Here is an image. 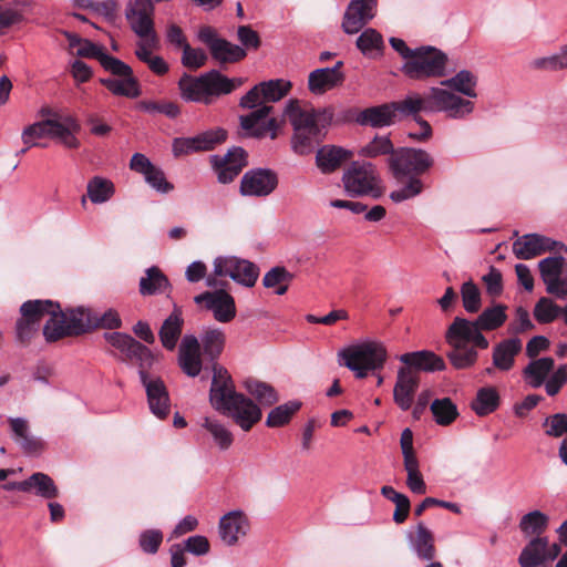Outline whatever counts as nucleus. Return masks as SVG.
<instances>
[{
	"label": "nucleus",
	"mask_w": 567,
	"mask_h": 567,
	"mask_svg": "<svg viewBox=\"0 0 567 567\" xmlns=\"http://www.w3.org/2000/svg\"><path fill=\"white\" fill-rule=\"evenodd\" d=\"M506 310V306L497 303L484 309L475 320L453 319L445 331V341L451 348L446 357L455 369H470L476 363L477 349L484 350L489 346L482 331L501 328L507 319Z\"/></svg>",
	"instance_id": "1"
},
{
	"label": "nucleus",
	"mask_w": 567,
	"mask_h": 567,
	"mask_svg": "<svg viewBox=\"0 0 567 567\" xmlns=\"http://www.w3.org/2000/svg\"><path fill=\"white\" fill-rule=\"evenodd\" d=\"M291 83L284 79L269 80L255 85L241 99L239 105L244 109H256L250 114L240 116L241 128L250 136L262 137L270 132L276 137L277 120L268 117L274 103L286 96Z\"/></svg>",
	"instance_id": "2"
},
{
	"label": "nucleus",
	"mask_w": 567,
	"mask_h": 567,
	"mask_svg": "<svg viewBox=\"0 0 567 567\" xmlns=\"http://www.w3.org/2000/svg\"><path fill=\"white\" fill-rule=\"evenodd\" d=\"M214 375L209 391L213 408L233 417L243 431H249L261 419V410L249 398L235 391L228 371L214 365Z\"/></svg>",
	"instance_id": "3"
},
{
	"label": "nucleus",
	"mask_w": 567,
	"mask_h": 567,
	"mask_svg": "<svg viewBox=\"0 0 567 567\" xmlns=\"http://www.w3.org/2000/svg\"><path fill=\"white\" fill-rule=\"evenodd\" d=\"M285 113L293 127L292 148L300 155L311 153L322 141L333 117L331 110L301 107L298 100H290Z\"/></svg>",
	"instance_id": "4"
},
{
	"label": "nucleus",
	"mask_w": 567,
	"mask_h": 567,
	"mask_svg": "<svg viewBox=\"0 0 567 567\" xmlns=\"http://www.w3.org/2000/svg\"><path fill=\"white\" fill-rule=\"evenodd\" d=\"M398 118L419 112H443L451 118H464L474 110V103L444 87L433 86L425 96L412 93L402 101L393 102Z\"/></svg>",
	"instance_id": "5"
},
{
	"label": "nucleus",
	"mask_w": 567,
	"mask_h": 567,
	"mask_svg": "<svg viewBox=\"0 0 567 567\" xmlns=\"http://www.w3.org/2000/svg\"><path fill=\"white\" fill-rule=\"evenodd\" d=\"M388 359L385 346L378 340L367 339L351 344L338 352L340 365H344L358 379L365 378L370 372L383 369Z\"/></svg>",
	"instance_id": "6"
},
{
	"label": "nucleus",
	"mask_w": 567,
	"mask_h": 567,
	"mask_svg": "<svg viewBox=\"0 0 567 567\" xmlns=\"http://www.w3.org/2000/svg\"><path fill=\"white\" fill-rule=\"evenodd\" d=\"M92 320L87 309L79 307L68 311H62L59 303H54V309L50 312V318L43 327V336L47 341L53 342L68 336H79L85 332Z\"/></svg>",
	"instance_id": "7"
},
{
	"label": "nucleus",
	"mask_w": 567,
	"mask_h": 567,
	"mask_svg": "<svg viewBox=\"0 0 567 567\" xmlns=\"http://www.w3.org/2000/svg\"><path fill=\"white\" fill-rule=\"evenodd\" d=\"M414 54L402 64L405 76L415 81L443 78L446 75L447 55L435 47L422 45L413 50Z\"/></svg>",
	"instance_id": "8"
},
{
	"label": "nucleus",
	"mask_w": 567,
	"mask_h": 567,
	"mask_svg": "<svg viewBox=\"0 0 567 567\" xmlns=\"http://www.w3.org/2000/svg\"><path fill=\"white\" fill-rule=\"evenodd\" d=\"M342 183L346 193L352 197L379 198L383 193L377 167L369 162H352L343 172Z\"/></svg>",
	"instance_id": "9"
},
{
	"label": "nucleus",
	"mask_w": 567,
	"mask_h": 567,
	"mask_svg": "<svg viewBox=\"0 0 567 567\" xmlns=\"http://www.w3.org/2000/svg\"><path fill=\"white\" fill-rule=\"evenodd\" d=\"M105 71L113 76L101 79L100 82L113 95L124 96L127 99H136L141 95V86L135 78L132 68L125 62L115 59H107L105 62Z\"/></svg>",
	"instance_id": "10"
},
{
	"label": "nucleus",
	"mask_w": 567,
	"mask_h": 567,
	"mask_svg": "<svg viewBox=\"0 0 567 567\" xmlns=\"http://www.w3.org/2000/svg\"><path fill=\"white\" fill-rule=\"evenodd\" d=\"M433 157L424 150L403 147L389 158L395 178L421 175L433 166Z\"/></svg>",
	"instance_id": "11"
},
{
	"label": "nucleus",
	"mask_w": 567,
	"mask_h": 567,
	"mask_svg": "<svg viewBox=\"0 0 567 567\" xmlns=\"http://www.w3.org/2000/svg\"><path fill=\"white\" fill-rule=\"evenodd\" d=\"M154 11L152 0L128 1L125 17L132 31L138 37V41L150 39L154 43L155 37H158L155 30Z\"/></svg>",
	"instance_id": "12"
},
{
	"label": "nucleus",
	"mask_w": 567,
	"mask_h": 567,
	"mask_svg": "<svg viewBox=\"0 0 567 567\" xmlns=\"http://www.w3.org/2000/svg\"><path fill=\"white\" fill-rule=\"evenodd\" d=\"M213 265L216 275H225L247 288L254 287L259 277V268L254 262L236 256H218Z\"/></svg>",
	"instance_id": "13"
},
{
	"label": "nucleus",
	"mask_w": 567,
	"mask_h": 567,
	"mask_svg": "<svg viewBox=\"0 0 567 567\" xmlns=\"http://www.w3.org/2000/svg\"><path fill=\"white\" fill-rule=\"evenodd\" d=\"M54 309L51 300H29L20 308L21 319L17 322V337L21 342L29 341L40 328L41 320L50 317Z\"/></svg>",
	"instance_id": "14"
},
{
	"label": "nucleus",
	"mask_w": 567,
	"mask_h": 567,
	"mask_svg": "<svg viewBox=\"0 0 567 567\" xmlns=\"http://www.w3.org/2000/svg\"><path fill=\"white\" fill-rule=\"evenodd\" d=\"M194 301L196 305L212 311L218 322L227 323L236 317L235 299L223 288L199 293L194 297Z\"/></svg>",
	"instance_id": "15"
},
{
	"label": "nucleus",
	"mask_w": 567,
	"mask_h": 567,
	"mask_svg": "<svg viewBox=\"0 0 567 567\" xmlns=\"http://www.w3.org/2000/svg\"><path fill=\"white\" fill-rule=\"evenodd\" d=\"M225 140L226 132L224 130H209L192 137L174 138L172 150L174 156L178 157L190 153L210 151Z\"/></svg>",
	"instance_id": "16"
},
{
	"label": "nucleus",
	"mask_w": 567,
	"mask_h": 567,
	"mask_svg": "<svg viewBox=\"0 0 567 567\" xmlns=\"http://www.w3.org/2000/svg\"><path fill=\"white\" fill-rule=\"evenodd\" d=\"M278 185L275 172L267 168H254L246 172L240 181V194L249 197H266Z\"/></svg>",
	"instance_id": "17"
},
{
	"label": "nucleus",
	"mask_w": 567,
	"mask_h": 567,
	"mask_svg": "<svg viewBox=\"0 0 567 567\" xmlns=\"http://www.w3.org/2000/svg\"><path fill=\"white\" fill-rule=\"evenodd\" d=\"M140 380L152 414L159 420L166 419L171 411V398L164 381L155 374L142 375Z\"/></svg>",
	"instance_id": "18"
},
{
	"label": "nucleus",
	"mask_w": 567,
	"mask_h": 567,
	"mask_svg": "<svg viewBox=\"0 0 567 567\" xmlns=\"http://www.w3.org/2000/svg\"><path fill=\"white\" fill-rule=\"evenodd\" d=\"M565 259L560 256L547 257L538 262L542 280L548 293L567 299V280L561 279Z\"/></svg>",
	"instance_id": "19"
},
{
	"label": "nucleus",
	"mask_w": 567,
	"mask_h": 567,
	"mask_svg": "<svg viewBox=\"0 0 567 567\" xmlns=\"http://www.w3.org/2000/svg\"><path fill=\"white\" fill-rule=\"evenodd\" d=\"M210 163L217 174L218 182L228 184L233 182L247 165L246 152L241 147H233L223 156L213 155Z\"/></svg>",
	"instance_id": "20"
},
{
	"label": "nucleus",
	"mask_w": 567,
	"mask_h": 567,
	"mask_svg": "<svg viewBox=\"0 0 567 567\" xmlns=\"http://www.w3.org/2000/svg\"><path fill=\"white\" fill-rule=\"evenodd\" d=\"M559 553L558 544L549 545L546 537H535L523 548L518 561L520 567H538L557 558Z\"/></svg>",
	"instance_id": "21"
},
{
	"label": "nucleus",
	"mask_w": 567,
	"mask_h": 567,
	"mask_svg": "<svg viewBox=\"0 0 567 567\" xmlns=\"http://www.w3.org/2000/svg\"><path fill=\"white\" fill-rule=\"evenodd\" d=\"M378 0H351L343 21L342 29L348 34L358 33L373 17Z\"/></svg>",
	"instance_id": "22"
},
{
	"label": "nucleus",
	"mask_w": 567,
	"mask_h": 567,
	"mask_svg": "<svg viewBox=\"0 0 567 567\" xmlns=\"http://www.w3.org/2000/svg\"><path fill=\"white\" fill-rule=\"evenodd\" d=\"M342 61H338L332 68L316 69L308 76V89L315 95H322L326 92L341 85L344 74L341 71Z\"/></svg>",
	"instance_id": "23"
},
{
	"label": "nucleus",
	"mask_w": 567,
	"mask_h": 567,
	"mask_svg": "<svg viewBox=\"0 0 567 567\" xmlns=\"http://www.w3.org/2000/svg\"><path fill=\"white\" fill-rule=\"evenodd\" d=\"M80 130V123L73 116H61L54 113L50 118L49 137L58 140L68 148L75 150L80 147V141L76 137Z\"/></svg>",
	"instance_id": "24"
},
{
	"label": "nucleus",
	"mask_w": 567,
	"mask_h": 567,
	"mask_svg": "<svg viewBox=\"0 0 567 567\" xmlns=\"http://www.w3.org/2000/svg\"><path fill=\"white\" fill-rule=\"evenodd\" d=\"M249 530V522L241 511H233L225 514L218 526L221 542L227 546H234Z\"/></svg>",
	"instance_id": "25"
},
{
	"label": "nucleus",
	"mask_w": 567,
	"mask_h": 567,
	"mask_svg": "<svg viewBox=\"0 0 567 567\" xmlns=\"http://www.w3.org/2000/svg\"><path fill=\"white\" fill-rule=\"evenodd\" d=\"M417 386L419 377L412 369L400 368L398 370L396 382L393 389V400L402 411L411 409Z\"/></svg>",
	"instance_id": "26"
},
{
	"label": "nucleus",
	"mask_w": 567,
	"mask_h": 567,
	"mask_svg": "<svg viewBox=\"0 0 567 567\" xmlns=\"http://www.w3.org/2000/svg\"><path fill=\"white\" fill-rule=\"evenodd\" d=\"M556 241L538 235L527 234L513 243V251L518 259L528 260L555 249Z\"/></svg>",
	"instance_id": "27"
},
{
	"label": "nucleus",
	"mask_w": 567,
	"mask_h": 567,
	"mask_svg": "<svg viewBox=\"0 0 567 567\" xmlns=\"http://www.w3.org/2000/svg\"><path fill=\"white\" fill-rule=\"evenodd\" d=\"M8 423L13 441L25 454L35 455L43 451V441L31 433L27 419L9 417Z\"/></svg>",
	"instance_id": "28"
},
{
	"label": "nucleus",
	"mask_w": 567,
	"mask_h": 567,
	"mask_svg": "<svg viewBox=\"0 0 567 567\" xmlns=\"http://www.w3.org/2000/svg\"><path fill=\"white\" fill-rule=\"evenodd\" d=\"M179 365L189 377H196L202 370L200 343L193 334H186L179 346Z\"/></svg>",
	"instance_id": "29"
},
{
	"label": "nucleus",
	"mask_w": 567,
	"mask_h": 567,
	"mask_svg": "<svg viewBox=\"0 0 567 567\" xmlns=\"http://www.w3.org/2000/svg\"><path fill=\"white\" fill-rule=\"evenodd\" d=\"M159 48V38L155 37V42H151L150 39L137 41L135 44V56L156 75H164L168 72L169 66L167 62L161 56L153 53V50Z\"/></svg>",
	"instance_id": "30"
},
{
	"label": "nucleus",
	"mask_w": 567,
	"mask_h": 567,
	"mask_svg": "<svg viewBox=\"0 0 567 567\" xmlns=\"http://www.w3.org/2000/svg\"><path fill=\"white\" fill-rule=\"evenodd\" d=\"M353 157V153L336 145H324L318 150L316 163L323 174L337 171L343 163Z\"/></svg>",
	"instance_id": "31"
},
{
	"label": "nucleus",
	"mask_w": 567,
	"mask_h": 567,
	"mask_svg": "<svg viewBox=\"0 0 567 567\" xmlns=\"http://www.w3.org/2000/svg\"><path fill=\"white\" fill-rule=\"evenodd\" d=\"M399 360L408 365L406 368H414L426 372L443 371L445 369L444 360L427 350L403 353Z\"/></svg>",
	"instance_id": "32"
},
{
	"label": "nucleus",
	"mask_w": 567,
	"mask_h": 567,
	"mask_svg": "<svg viewBox=\"0 0 567 567\" xmlns=\"http://www.w3.org/2000/svg\"><path fill=\"white\" fill-rule=\"evenodd\" d=\"M204 74L209 103H212L214 97L229 94L244 83L241 78L230 79L217 70H212Z\"/></svg>",
	"instance_id": "33"
},
{
	"label": "nucleus",
	"mask_w": 567,
	"mask_h": 567,
	"mask_svg": "<svg viewBox=\"0 0 567 567\" xmlns=\"http://www.w3.org/2000/svg\"><path fill=\"white\" fill-rule=\"evenodd\" d=\"M522 350V341L511 338L501 341L493 349V365L501 371H508L514 367L515 357Z\"/></svg>",
	"instance_id": "34"
},
{
	"label": "nucleus",
	"mask_w": 567,
	"mask_h": 567,
	"mask_svg": "<svg viewBox=\"0 0 567 567\" xmlns=\"http://www.w3.org/2000/svg\"><path fill=\"white\" fill-rule=\"evenodd\" d=\"M358 121L363 125L384 127L394 124L398 116L393 103H388L363 110Z\"/></svg>",
	"instance_id": "35"
},
{
	"label": "nucleus",
	"mask_w": 567,
	"mask_h": 567,
	"mask_svg": "<svg viewBox=\"0 0 567 567\" xmlns=\"http://www.w3.org/2000/svg\"><path fill=\"white\" fill-rule=\"evenodd\" d=\"M178 86L185 101L209 104L205 74L198 78L184 74L179 79Z\"/></svg>",
	"instance_id": "36"
},
{
	"label": "nucleus",
	"mask_w": 567,
	"mask_h": 567,
	"mask_svg": "<svg viewBox=\"0 0 567 567\" xmlns=\"http://www.w3.org/2000/svg\"><path fill=\"white\" fill-rule=\"evenodd\" d=\"M441 84L454 94L461 93L467 96L468 101H471L470 99H475L477 96V78L471 71L461 70L454 76L442 81Z\"/></svg>",
	"instance_id": "37"
},
{
	"label": "nucleus",
	"mask_w": 567,
	"mask_h": 567,
	"mask_svg": "<svg viewBox=\"0 0 567 567\" xmlns=\"http://www.w3.org/2000/svg\"><path fill=\"white\" fill-rule=\"evenodd\" d=\"M554 359L549 357L530 361L523 370L524 379L530 388L542 386L554 369Z\"/></svg>",
	"instance_id": "38"
},
{
	"label": "nucleus",
	"mask_w": 567,
	"mask_h": 567,
	"mask_svg": "<svg viewBox=\"0 0 567 567\" xmlns=\"http://www.w3.org/2000/svg\"><path fill=\"white\" fill-rule=\"evenodd\" d=\"M184 319L182 311L175 309L163 322L159 330V339L164 348L173 350L181 337Z\"/></svg>",
	"instance_id": "39"
},
{
	"label": "nucleus",
	"mask_w": 567,
	"mask_h": 567,
	"mask_svg": "<svg viewBox=\"0 0 567 567\" xmlns=\"http://www.w3.org/2000/svg\"><path fill=\"white\" fill-rule=\"evenodd\" d=\"M202 427L205 429L215 444L221 450H228L234 442L233 433L220 421L215 417L205 416L202 421Z\"/></svg>",
	"instance_id": "40"
},
{
	"label": "nucleus",
	"mask_w": 567,
	"mask_h": 567,
	"mask_svg": "<svg viewBox=\"0 0 567 567\" xmlns=\"http://www.w3.org/2000/svg\"><path fill=\"white\" fill-rule=\"evenodd\" d=\"M168 286V279L161 269L151 267L140 280V292L143 296L162 293Z\"/></svg>",
	"instance_id": "41"
},
{
	"label": "nucleus",
	"mask_w": 567,
	"mask_h": 567,
	"mask_svg": "<svg viewBox=\"0 0 567 567\" xmlns=\"http://www.w3.org/2000/svg\"><path fill=\"white\" fill-rule=\"evenodd\" d=\"M499 405V394L494 386L481 388L472 402L473 411L484 416L494 412Z\"/></svg>",
	"instance_id": "42"
},
{
	"label": "nucleus",
	"mask_w": 567,
	"mask_h": 567,
	"mask_svg": "<svg viewBox=\"0 0 567 567\" xmlns=\"http://www.w3.org/2000/svg\"><path fill=\"white\" fill-rule=\"evenodd\" d=\"M292 279L293 275L285 267L276 266L265 274L262 285L265 288L274 289L276 295L282 296L287 292Z\"/></svg>",
	"instance_id": "43"
},
{
	"label": "nucleus",
	"mask_w": 567,
	"mask_h": 567,
	"mask_svg": "<svg viewBox=\"0 0 567 567\" xmlns=\"http://www.w3.org/2000/svg\"><path fill=\"white\" fill-rule=\"evenodd\" d=\"M115 188L114 184L104 177L94 176L86 186V193L93 204H103L112 198Z\"/></svg>",
	"instance_id": "44"
},
{
	"label": "nucleus",
	"mask_w": 567,
	"mask_h": 567,
	"mask_svg": "<svg viewBox=\"0 0 567 567\" xmlns=\"http://www.w3.org/2000/svg\"><path fill=\"white\" fill-rule=\"evenodd\" d=\"M204 354L215 360L224 350L226 337L221 329H207L200 337Z\"/></svg>",
	"instance_id": "45"
},
{
	"label": "nucleus",
	"mask_w": 567,
	"mask_h": 567,
	"mask_svg": "<svg viewBox=\"0 0 567 567\" xmlns=\"http://www.w3.org/2000/svg\"><path fill=\"white\" fill-rule=\"evenodd\" d=\"M412 547L421 559L430 560L435 556L433 534L422 523L416 527Z\"/></svg>",
	"instance_id": "46"
},
{
	"label": "nucleus",
	"mask_w": 567,
	"mask_h": 567,
	"mask_svg": "<svg viewBox=\"0 0 567 567\" xmlns=\"http://www.w3.org/2000/svg\"><path fill=\"white\" fill-rule=\"evenodd\" d=\"M430 408L439 425H450L458 416L457 408L450 398L436 399Z\"/></svg>",
	"instance_id": "47"
},
{
	"label": "nucleus",
	"mask_w": 567,
	"mask_h": 567,
	"mask_svg": "<svg viewBox=\"0 0 567 567\" xmlns=\"http://www.w3.org/2000/svg\"><path fill=\"white\" fill-rule=\"evenodd\" d=\"M549 523V517L540 511H533L525 514L519 522L520 530L527 535H536L539 537L542 535Z\"/></svg>",
	"instance_id": "48"
},
{
	"label": "nucleus",
	"mask_w": 567,
	"mask_h": 567,
	"mask_svg": "<svg viewBox=\"0 0 567 567\" xmlns=\"http://www.w3.org/2000/svg\"><path fill=\"white\" fill-rule=\"evenodd\" d=\"M245 388L261 405L270 406L278 401L276 390L268 383L258 380H247Z\"/></svg>",
	"instance_id": "49"
},
{
	"label": "nucleus",
	"mask_w": 567,
	"mask_h": 567,
	"mask_svg": "<svg viewBox=\"0 0 567 567\" xmlns=\"http://www.w3.org/2000/svg\"><path fill=\"white\" fill-rule=\"evenodd\" d=\"M126 358L138 367L140 379H142V375H152L150 370L155 362V357L147 347L136 341L131 354Z\"/></svg>",
	"instance_id": "50"
},
{
	"label": "nucleus",
	"mask_w": 567,
	"mask_h": 567,
	"mask_svg": "<svg viewBox=\"0 0 567 567\" xmlns=\"http://www.w3.org/2000/svg\"><path fill=\"white\" fill-rule=\"evenodd\" d=\"M392 141L386 135H377L368 144L362 146L359 155L363 157L374 158L381 155L392 156L395 153Z\"/></svg>",
	"instance_id": "51"
},
{
	"label": "nucleus",
	"mask_w": 567,
	"mask_h": 567,
	"mask_svg": "<svg viewBox=\"0 0 567 567\" xmlns=\"http://www.w3.org/2000/svg\"><path fill=\"white\" fill-rule=\"evenodd\" d=\"M50 134V118L35 122L27 126L22 131V142L25 148L21 150V153H25L30 147L39 146V140L49 136Z\"/></svg>",
	"instance_id": "52"
},
{
	"label": "nucleus",
	"mask_w": 567,
	"mask_h": 567,
	"mask_svg": "<svg viewBox=\"0 0 567 567\" xmlns=\"http://www.w3.org/2000/svg\"><path fill=\"white\" fill-rule=\"evenodd\" d=\"M212 55L220 63H234L245 58L246 52L239 45L221 39L213 47Z\"/></svg>",
	"instance_id": "53"
},
{
	"label": "nucleus",
	"mask_w": 567,
	"mask_h": 567,
	"mask_svg": "<svg viewBox=\"0 0 567 567\" xmlns=\"http://www.w3.org/2000/svg\"><path fill=\"white\" fill-rule=\"evenodd\" d=\"M29 492L35 491V494L43 498H54L58 496V488L53 480L44 473H34L28 480Z\"/></svg>",
	"instance_id": "54"
},
{
	"label": "nucleus",
	"mask_w": 567,
	"mask_h": 567,
	"mask_svg": "<svg viewBox=\"0 0 567 567\" xmlns=\"http://www.w3.org/2000/svg\"><path fill=\"white\" fill-rule=\"evenodd\" d=\"M301 404L296 401H291L272 409L266 420V424L269 427H279L286 424L293 413L300 409Z\"/></svg>",
	"instance_id": "55"
},
{
	"label": "nucleus",
	"mask_w": 567,
	"mask_h": 567,
	"mask_svg": "<svg viewBox=\"0 0 567 567\" xmlns=\"http://www.w3.org/2000/svg\"><path fill=\"white\" fill-rule=\"evenodd\" d=\"M404 470L406 471V485L410 491L414 494H425L426 493V484L423 480V476L419 468L417 460H408V462H403Z\"/></svg>",
	"instance_id": "56"
},
{
	"label": "nucleus",
	"mask_w": 567,
	"mask_h": 567,
	"mask_svg": "<svg viewBox=\"0 0 567 567\" xmlns=\"http://www.w3.org/2000/svg\"><path fill=\"white\" fill-rule=\"evenodd\" d=\"M137 109L148 114H164L169 118H175L179 115L181 111L174 102H156V101H140Z\"/></svg>",
	"instance_id": "57"
},
{
	"label": "nucleus",
	"mask_w": 567,
	"mask_h": 567,
	"mask_svg": "<svg viewBox=\"0 0 567 567\" xmlns=\"http://www.w3.org/2000/svg\"><path fill=\"white\" fill-rule=\"evenodd\" d=\"M461 296L463 307L468 313H475L480 310L482 306L481 291L473 281H466L462 285Z\"/></svg>",
	"instance_id": "58"
},
{
	"label": "nucleus",
	"mask_w": 567,
	"mask_h": 567,
	"mask_svg": "<svg viewBox=\"0 0 567 567\" xmlns=\"http://www.w3.org/2000/svg\"><path fill=\"white\" fill-rule=\"evenodd\" d=\"M423 183L416 176H411L409 181L399 189L390 193V198L394 203H401L413 197H416L423 192Z\"/></svg>",
	"instance_id": "59"
},
{
	"label": "nucleus",
	"mask_w": 567,
	"mask_h": 567,
	"mask_svg": "<svg viewBox=\"0 0 567 567\" xmlns=\"http://www.w3.org/2000/svg\"><path fill=\"white\" fill-rule=\"evenodd\" d=\"M357 47L363 54L378 51L383 47L382 35L377 30L369 28L357 39Z\"/></svg>",
	"instance_id": "60"
},
{
	"label": "nucleus",
	"mask_w": 567,
	"mask_h": 567,
	"mask_svg": "<svg viewBox=\"0 0 567 567\" xmlns=\"http://www.w3.org/2000/svg\"><path fill=\"white\" fill-rule=\"evenodd\" d=\"M560 315V307L548 298H540L535 306L534 316L540 323H549Z\"/></svg>",
	"instance_id": "61"
},
{
	"label": "nucleus",
	"mask_w": 567,
	"mask_h": 567,
	"mask_svg": "<svg viewBox=\"0 0 567 567\" xmlns=\"http://www.w3.org/2000/svg\"><path fill=\"white\" fill-rule=\"evenodd\" d=\"M76 55L82 58L96 59L100 64L105 69V62L107 59H115L114 56L105 53L104 48L89 40H83L76 49Z\"/></svg>",
	"instance_id": "62"
},
{
	"label": "nucleus",
	"mask_w": 567,
	"mask_h": 567,
	"mask_svg": "<svg viewBox=\"0 0 567 567\" xmlns=\"http://www.w3.org/2000/svg\"><path fill=\"white\" fill-rule=\"evenodd\" d=\"M535 65L543 70L557 71L567 68V44L561 50L550 56L540 58L535 61Z\"/></svg>",
	"instance_id": "63"
},
{
	"label": "nucleus",
	"mask_w": 567,
	"mask_h": 567,
	"mask_svg": "<svg viewBox=\"0 0 567 567\" xmlns=\"http://www.w3.org/2000/svg\"><path fill=\"white\" fill-rule=\"evenodd\" d=\"M546 434L554 437H559L567 434V414L557 413L547 417L544 422Z\"/></svg>",
	"instance_id": "64"
}]
</instances>
